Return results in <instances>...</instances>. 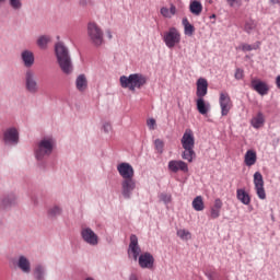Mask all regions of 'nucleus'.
I'll list each match as a JSON object with an SVG mask.
<instances>
[{"mask_svg": "<svg viewBox=\"0 0 280 280\" xmlns=\"http://www.w3.org/2000/svg\"><path fill=\"white\" fill-rule=\"evenodd\" d=\"M2 143L5 148H16L21 143V132L19 128L11 126L2 131Z\"/></svg>", "mask_w": 280, "mask_h": 280, "instance_id": "423d86ee", "label": "nucleus"}, {"mask_svg": "<svg viewBox=\"0 0 280 280\" xmlns=\"http://www.w3.org/2000/svg\"><path fill=\"white\" fill-rule=\"evenodd\" d=\"M24 89L28 95H38L40 91L38 78L36 77V72L32 69H27L24 73Z\"/></svg>", "mask_w": 280, "mask_h": 280, "instance_id": "0eeeda50", "label": "nucleus"}, {"mask_svg": "<svg viewBox=\"0 0 280 280\" xmlns=\"http://www.w3.org/2000/svg\"><path fill=\"white\" fill-rule=\"evenodd\" d=\"M55 56L62 73H65V75H71V73H73V59L65 42H57L55 44Z\"/></svg>", "mask_w": 280, "mask_h": 280, "instance_id": "f03ea898", "label": "nucleus"}, {"mask_svg": "<svg viewBox=\"0 0 280 280\" xmlns=\"http://www.w3.org/2000/svg\"><path fill=\"white\" fill-rule=\"evenodd\" d=\"M182 24L184 25V33L186 36H194L195 27L189 23V20L187 18H184L182 20Z\"/></svg>", "mask_w": 280, "mask_h": 280, "instance_id": "7c9ffc66", "label": "nucleus"}, {"mask_svg": "<svg viewBox=\"0 0 280 280\" xmlns=\"http://www.w3.org/2000/svg\"><path fill=\"white\" fill-rule=\"evenodd\" d=\"M147 126H148L149 130H154V127L156 126V120L154 118L148 119Z\"/></svg>", "mask_w": 280, "mask_h": 280, "instance_id": "a19ab883", "label": "nucleus"}, {"mask_svg": "<svg viewBox=\"0 0 280 280\" xmlns=\"http://www.w3.org/2000/svg\"><path fill=\"white\" fill-rule=\"evenodd\" d=\"M223 202L222 199L217 198L214 200L213 206L210 209V218L211 220H218V218H220V212L222 211V207H223Z\"/></svg>", "mask_w": 280, "mask_h": 280, "instance_id": "4be33fe9", "label": "nucleus"}, {"mask_svg": "<svg viewBox=\"0 0 280 280\" xmlns=\"http://www.w3.org/2000/svg\"><path fill=\"white\" fill-rule=\"evenodd\" d=\"M219 104L222 117H226V115L231 113V108H233V103L231 102V96H229V93H220Z\"/></svg>", "mask_w": 280, "mask_h": 280, "instance_id": "ddd939ff", "label": "nucleus"}, {"mask_svg": "<svg viewBox=\"0 0 280 280\" xmlns=\"http://www.w3.org/2000/svg\"><path fill=\"white\" fill-rule=\"evenodd\" d=\"M0 90H1V82H0Z\"/></svg>", "mask_w": 280, "mask_h": 280, "instance_id": "5fc2aeb1", "label": "nucleus"}, {"mask_svg": "<svg viewBox=\"0 0 280 280\" xmlns=\"http://www.w3.org/2000/svg\"><path fill=\"white\" fill-rule=\"evenodd\" d=\"M164 143H163V140L161 139H155L154 141V147H155V150H158L159 154H163V148H164Z\"/></svg>", "mask_w": 280, "mask_h": 280, "instance_id": "e433bc0d", "label": "nucleus"}, {"mask_svg": "<svg viewBox=\"0 0 280 280\" xmlns=\"http://www.w3.org/2000/svg\"><path fill=\"white\" fill-rule=\"evenodd\" d=\"M197 110L200 113V115H207L209 110H211V104L206 103L205 98H198L197 100Z\"/></svg>", "mask_w": 280, "mask_h": 280, "instance_id": "cd10ccee", "label": "nucleus"}, {"mask_svg": "<svg viewBox=\"0 0 280 280\" xmlns=\"http://www.w3.org/2000/svg\"><path fill=\"white\" fill-rule=\"evenodd\" d=\"M252 89L256 91L259 95H268V84L260 80H252Z\"/></svg>", "mask_w": 280, "mask_h": 280, "instance_id": "412c9836", "label": "nucleus"}, {"mask_svg": "<svg viewBox=\"0 0 280 280\" xmlns=\"http://www.w3.org/2000/svg\"><path fill=\"white\" fill-rule=\"evenodd\" d=\"M20 58H21L22 65H24L26 69H32V67H34V62H36L34 52L30 49L22 50Z\"/></svg>", "mask_w": 280, "mask_h": 280, "instance_id": "dca6fc26", "label": "nucleus"}, {"mask_svg": "<svg viewBox=\"0 0 280 280\" xmlns=\"http://www.w3.org/2000/svg\"><path fill=\"white\" fill-rule=\"evenodd\" d=\"M121 196L125 200H130L137 189V179H122L120 183Z\"/></svg>", "mask_w": 280, "mask_h": 280, "instance_id": "9d476101", "label": "nucleus"}, {"mask_svg": "<svg viewBox=\"0 0 280 280\" xmlns=\"http://www.w3.org/2000/svg\"><path fill=\"white\" fill-rule=\"evenodd\" d=\"M13 266L19 268L23 275H30L32 272V261L25 255H20L15 261H13Z\"/></svg>", "mask_w": 280, "mask_h": 280, "instance_id": "f8f14e48", "label": "nucleus"}, {"mask_svg": "<svg viewBox=\"0 0 280 280\" xmlns=\"http://www.w3.org/2000/svg\"><path fill=\"white\" fill-rule=\"evenodd\" d=\"M33 277L35 280H47V267L43 264L35 265Z\"/></svg>", "mask_w": 280, "mask_h": 280, "instance_id": "aec40b11", "label": "nucleus"}, {"mask_svg": "<svg viewBox=\"0 0 280 280\" xmlns=\"http://www.w3.org/2000/svg\"><path fill=\"white\" fill-rule=\"evenodd\" d=\"M128 255H132L133 260L137 261L140 268L152 270L154 268V256L150 253L141 254V247L139 246V237L137 235H130V243Z\"/></svg>", "mask_w": 280, "mask_h": 280, "instance_id": "f257e3e1", "label": "nucleus"}, {"mask_svg": "<svg viewBox=\"0 0 280 280\" xmlns=\"http://www.w3.org/2000/svg\"><path fill=\"white\" fill-rule=\"evenodd\" d=\"M211 19H215V14H213V15L211 16Z\"/></svg>", "mask_w": 280, "mask_h": 280, "instance_id": "864d4df0", "label": "nucleus"}, {"mask_svg": "<svg viewBox=\"0 0 280 280\" xmlns=\"http://www.w3.org/2000/svg\"><path fill=\"white\" fill-rule=\"evenodd\" d=\"M255 27H257V24L255 23V21L249 20L245 23L244 31L246 32V34H252Z\"/></svg>", "mask_w": 280, "mask_h": 280, "instance_id": "f704fd0d", "label": "nucleus"}, {"mask_svg": "<svg viewBox=\"0 0 280 280\" xmlns=\"http://www.w3.org/2000/svg\"><path fill=\"white\" fill-rule=\"evenodd\" d=\"M81 238L89 246H97L100 244V236L91 228H82L80 232Z\"/></svg>", "mask_w": 280, "mask_h": 280, "instance_id": "1a4fd4ad", "label": "nucleus"}, {"mask_svg": "<svg viewBox=\"0 0 280 280\" xmlns=\"http://www.w3.org/2000/svg\"><path fill=\"white\" fill-rule=\"evenodd\" d=\"M119 82L122 89L135 92L137 89H143L148 84V77L141 73H132L128 77L121 75Z\"/></svg>", "mask_w": 280, "mask_h": 280, "instance_id": "20e7f679", "label": "nucleus"}, {"mask_svg": "<svg viewBox=\"0 0 280 280\" xmlns=\"http://www.w3.org/2000/svg\"><path fill=\"white\" fill-rule=\"evenodd\" d=\"M88 4H89L88 0H80L79 1V5H81V8H86Z\"/></svg>", "mask_w": 280, "mask_h": 280, "instance_id": "49530a36", "label": "nucleus"}, {"mask_svg": "<svg viewBox=\"0 0 280 280\" xmlns=\"http://www.w3.org/2000/svg\"><path fill=\"white\" fill-rule=\"evenodd\" d=\"M160 200H162V202H164V205H170L172 202V196L167 195V194H161Z\"/></svg>", "mask_w": 280, "mask_h": 280, "instance_id": "4c0bfd02", "label": "nucleus"}, {"mask_svg": "<svg viewBox=\"0 0 280 280\" xmlns=\"http://www.w3.org/2000/svg\"><path fill=\"white\" fill-rule=\"evenodd\" d=\"M168 12H170L171 16H174V14H176V7L174 4H172L171 8L168 9Z\"/></svg>", "mask_w": 280, "mask_h": 280, "instance_id": "c03bdc74", "label": "nucleus"}, {"mask_svg": "<svg viewBox=\"0 0 280 280\" xmlns=\"http://www.w3.org/2000/svg\"><path fill=\"white\" fill-rule=\"evenodd\" d=\"M19 197L14 192H8L0 197V207L1 209H12V207H16V202Z\"/></svg>", "mask_w": 280, "mask_h": 280, "instance_id": "2eb2a0df", "label": "nucleus"}, {"mask_svg": "<svg viewBox=\"0 0 280 280\" xmlns=\"http://www.w3.org/2000/svg\"><path fill=\"white\" fill-rule=\"evenodd\" d=\"M117 172L121 176L122 180L135 179V167L128 162H122L117 165Z\"/></svg>", "mask_w": 280, "mask_h": 280, "instance_id": "9b49d317", "label": "nucleus"}, {"mask_svg": "<svg viewBox=\"0 0 280 280\" xmlns=\"http://www.w3.org/2000/svg\"><path fill=\"white\" fill-rule=\"evenodd\" d=\"M236 198L243 205H250V195H248V192L242 188L236 190Z\"/></svg>", "mask_w": 280, "mask_h": 280, "instance_id": "c756f323", "label": "nucleus"}, {"mask_svg": "<svg viewBox=\"0 0 280 280\" xmlns=\"http://www.w3.org/2000/svg\"><path fill=\"white\" fill-rule=\"evenodd\" d=\"M194 156H196V151H194V148L184 149V152L182 153V159H184V161L191 163L194 161Z\"/></svg>", "mask_w": 280, "mask_h": 280, "instance_id": "2f4dec72", "label": "nucleus"}, {"mask_svg": "<svg viewBox=\"0 0 280 280\" xmlns=\"http://www.w3.org/2000/svg\"><path fill=\"white\" fill-rule=\"evenodd\" d=\"M257 163V152H255L254 150H247V152L245 153V165H247V167H253V165H255Z\"/></svg>", "mask_w": 280, "mask_h": 280, "instance_id": "bb28decb", "label": "nucleus"}, {"mask_svg": "<svg viewBox=\"0 0 280 280\" xmlns=\"http://www.w3.org/2000/svg\"><path fill=\"white\" fill-rule=\"evenodd\" d=\"M192 209H195V211H205V201L202 200V196H197L192 200Z\"/></svg>", "mask_w": 280, "mask_h": 280, "instance_id": "473e14b6", "label": "nucleus"}, {"mask_svg": "<svg viewBox=\"0 0 280 280\" xmlns=\"http://www.w3.org/2000/svg\"><path fill=\"white\" fill-rule=\"evenodd\" d=\"M88 40L93 47H102L104 45V31L95 22L88 24Z\"/></svg>", "mask_w": 280, "mask_h": 280, "instance_id": "39448f33", "label": "nucleus"}, {"mask_svg": "<svg viewBox=\"0 0 280 280\" xmlns=\"http://www.w3.org/2000/svg\"><path fill=\"white\" fill-rule=\"evenodd\" d=\"M196 145V138L194 137V131L191 129H186L182 137V148L184 150H189Z\"/></svg>", "mask_w": 280, "mask_h": 280, "instance_id": "f3484780", "label": "nucleus"}, {"mask_svg": "<svg viewBox=\"0 0 280 280\" xmlns=\"http://www.w3.org/2000/svg\"><path fill=\"white\" fill-rule=\"evenodd\" d=\"M168 171L173 174H177V172L187 173L189 172V166L180 160H172L168 162Z\"/></svg>", "mask_w": 280, "mask_h": 280, "instance_id": "a211bd4d", "label": "nucleus"}, {"mask_svg": "<svg viewBox=\"0 0 280 280\" xmlns=\"http://www.w3.org/2000/svg\"><path fill=\"white\" fill-rule=\"evenodd\" d=\"M31 201H32V203L34 205V207H38V197L33 196V197L31 198Z\"/></svg>", "mask_w": 280, "mask_h": 280, "instance_id": "a18cd8bd", "label": "nucleus"}, {"mask_svg": "<svg viewBox=\"0 0 280 280\" xmlns=\"http://www.w3.org/2000/svg\"><path fill=\"white\" fill-rule=\"evenodd\" d=\"M103 131L105 132V135H110V132H113V125H110V122H104Z\"/></svg>", "mask_w": 280, "mask_h": 280, "instance_id": "ea45409f", "label": "nucleus"}, {"mask_svg": "<svg viewBox=\"0 0 280 280\" xmlns=\"http://www.w3.org/2000/svg\"><path fill=\"white\" fill-rule=\"evenodd\" d=\"M106 36H107L108 40H113V32H110V30L106 31Z\"/></svg>", "mask_w": 280, "mask_h": 280, "instance_id": "de8ad7c7", "label": "nucleus"}, {"mask_svg": "<svg viewBox=\"0 0 280 280\" xmlns=\"http://www.w3.org/2000/svg\"><path fill=\"white\" fill-rule=\"evenodd\" d=\"M253 49H257V47H253L250 44L242 45V51H253Z\"/></svg>", "mask_w": 280, "mask_h": 280, "instance_id": "79ce46f5", "label": "nucleus"}, {"mask_svg": "<svg viewBox=\"0 0 280 280\" xmlns=\"http://www.w3.org/2000/svg\"><path fill=\"white\" fill-rule=\"evenodd\" d=\"M75 86L77 90L80 91V93H84L86 89H89V80H86L85 74H79L75 79Z\"/></svg>", "mask_w": 280, "mask_h": 280, "instance_id": "5701e85b", "label": "nucleus"}, {"mask_svg": "<svg viewBox=\"0 0 280 280\" xmlns=\"http://www.w3.org/2000/svg\"><path fill=\"white\" fill-rule=\"evenodd\" d=\"M177 236L186 242L187 240H191V233L187 230H177Z\"/></svg>", "mask_w": 280, "mask_h": 280, "instance_id": "c9c22d12", "label": "nucleus"}, {"mask_svg": "<svg viewBox=\"0 0 280 280\" xmlns=\"http://www.w3.org/2000/svg\"><path fill=\"white\" fill-rule=\"evenodd\" d=\"M160 13L162 16H164V19H172V14L170 13V9H167V7L161 8Z\"/></svg>", "mask_w": 280, "mask_h": 280, "instance_id": "58836bf2", "label": "nucleus"}, {"mask_svg": "<svg viewBox=\"0 0 280 280\" xmlns=\"http://www.w3.org/2000/svg\"><path fill=\"white\" fill-rule=\"evenodd\" d=\"M234 78L236 80H242L244 78V71H242V69H236Z\"/></svg>", "mask_w": 280, "mask_h": 280, "instance_id": "37998d69", "label": "nucleus"}, {"mask_svg": "<svg viewBox=\"0 0 280 280\" xmlns=\"http://www.w3.org/2000/svg\"><path fill=\"white\" fill-rule=\"evenodd\" d=\"M226 1L231 5V8H233L235 5V2H237V0H226Z\"/></svg>", "mask_w": 280, "mask_h": 280, "instance_id": "8fccbe9b", "label": "nucleus"}, {"mask_svg": "<svg viewBox=\"0 0 280 280\" xmlns=\"http://www.w3.org/2000/svg\"><path fill=\"white\" fill-rule=\"evenodd\" d=\"M254 185L256 194L260 200H266V189H264V175L260 172L254 174Z\"/></svg>", "mask_w": 280, "mask_h": 280, "instance_id": "4468645a", "label": "nucleus"}, {"mask_svg": "<svg viewBox=\"0 0 280 280\" xmlns=\"http://www.w3.org/2000/svg\"><path fill=\"white\" fill-rule=\"evenodd\" d=\"M162 40L168 49H174L176 45H180V32L176 27H170L162 35Z\"/></svg>", "mask_w": 280, "mask_h": 280, "instance_id": "6e6552de", "label": "nucleus"}, {"mask_svg": "<svg viewBox=\"0 0 280 280\" xmlns=\"http://www.w3.org/2000/svg\"><path fill=\"white\" fill-rule=\"evenodd\" d=\"M129 280H139V278L137 277V275L131 273V275L129 276Z\"/></svg>", "mask_w": 280, "mask_h": 280, "instance_id": "3c124183", "label": "nucleus"}, {"mask_svg": "<svg viewBox=\"0 0 280 280\" xmlns=\"http://www.w3.org/2000/svg\"><path fill=\"white\" fill-rule=\"evenodd\" d=\"M209 92V82L205 78H199L197 80V92L196 95L198 98H203Z\"/></svg>", "mask_w": 280, "mask_h": 280, "instance_id": "6ab92c4d", "label": "nucleus"}, {"mask_svg": "<svg viewBox=\"0 0 280 280\" xmlns=\"http://www.w3.org/2000/svg\"><path fill=\"white\" fill-rule=\"evenodd\" d=\"M276 86L280 90V75L276 78Z\"/></svg>", "mask_w": 280, "mask_h": 280, "instance_id": "09e8293b", "label": "nucleus"}, {"mask_svg": "<svg viewBox=\"0 0 280 280\" xmlns=\"http://www.w3.org/2000/svg\"><path fill=\"white\" fill-rule=\"evenodd\" d=\"M49 43H51L50 35H39L36 39V45L39 49H48Z\"/></svg>", "mask_w": 280, "mask_h": 280, "instance_id": "393cba45", "label": "nucleus"}, {"mask_svg": "<svg viewBox=\"0 0 280 280\" xmlns=\"http://www.w3.org/2000/svg\"><path fill=\"white\" fill-rule=\"evenodd\" d=\"M48 218L51 220H56V218H60L62 215V206L60 205H54L51 206L47 211Z\"/></svg>", "mask_w": 280, "mask_h": 280, "instance_id": "a878e982", "label": "nucleus"}, {"mask_svg": "<svg viewBox=\"0 0 280 280\" xmlns=\"http://www.w3.org/2000/svg\"><path fill=\"white\" fill-rule=\"evenodd\" d=\"M189 11L191 14H195V16H200L202 14V3L198 0H194L189 4Z\"/></svg>", "mask_w": 280, "mask_h": 280, "instance_id": "c85d7f7f", "label": "nucleus"}, {"mask_svg": "<svg viewBox=\"0 0 280 280\" xmlns=\"http://www.w3.org/2000/svg\"><path fill=\"white\" fill-rule=\"evenodd\" d=\"M1 3H5V0H0V5H1Z\"/></svg>", "mask_w": 280, "mask_h": 280, "instance_id": "603ef678", "label": "nucleus"}, {"mask_svg": "<svg viewBox=\"0 0 280 280\" xmlns=\"http://www.w3.org/2000/svg\"><path fill=\"white\" fill-rule=\"evenodd\" d=\"M9 7L14 12H21L23 10V0H9Z\"/></svg>", "mask_w": 280, "mask_h": 280, "instance_id": "72a5a7b5", "label": "nucleus"}, {"mask_svg": "<svg viewBox=\"0 0 280 280\" xmlns=\"http://www.w3.org/2000/svg\"><path fill=\"white\" fill-rule=\"evenodd\" d=\"M57 145L58 142L54 136H44L35 143L33 149L35 160H37L38 163H43L45 159H49V156L54 154V150H56Z\"/></svg>", "mask_w": 280, "mask_h": 280, "instance_id": "7ed1b4c3", "label": "nucleus"}, {"mask_svg": "<svg viewBox=\"0 0 280 280\" xmlns=\"http://www.w3.org/2000/svg\"><path fill=\"white\" fill-rule=\"evenodd\" d=\"M264 124H266V118L264 117V113L261 112H258L257 115L250 120V125L256 130H259V128H264Z\"/></svg>", "mask_w": 280, "mask_h": 280, "instance_id": "b1692460", "label": "nucleus"}]
</instances>
